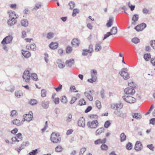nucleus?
<instances>
[{
	"label": "nucleus",
	"instance_id": "1",
	"mask_svg": "<svg viewBox=\"0 0 155 155\" xmlns=\"http://www.w3.org/2000/svg\"><path fill=\"white\" fill-rule=\"evenodd\" d=\"M98 125L99 122L96 120L89 121L87 122V125L88 128L91 129H96Z\"/></svg>",
	"mask_w": 155,
	"mask_h": 155
},
{
	"label": "nucleus",
	"instance_id": "2",
	"mask_svg": "<svg viewBox=\"0 0 155 155\" xmlns=\"http://www.w3.org/2000/svg\"><path fill=\"white\" fill-rule=\"evenodd\" d=\"M51 140L53 143H57L60 142L61 138L58 134L53 133L51 135Z\"/></svg>",
	"mask_w": 155,
	"mask_h": 155
},
{
	"label": "nucleus",
	"instance_id": "3",
	"mask_svg": "<svg viewBox=\"0 0 155 155\" xmlns=\"http://www.w3.org/2000/svg\"><path fill=\"white\" fill-rule=\"evenodd\" d=\"M119 74L124 80H127L130 78L129 74L128 72V70L127 68L122 69Z\"/></svg>",
	"mask_w": 155,
	"mask_h": 155
},
{
	"label": "nucleus",
	"instance_id": "4",
	"mask_svg": "<svg viewBox=\"0 0 155 155\" xmlns=\"http://www.w3.org/2000/svg\"><path fill=\"white\" fill-rule=\"evenodd\" d=\"M123 100L129 104H133L136 101V99L132 96L125 95L122 97Z\"/></svg>",
	"mask_w": 155,
	"mask_h": 155
},
{
	"label": "nucleus",
	"instance_id": "5",
	"mask_svg": "<svg viewBox=\"0 0 155 155\" xmlns=\"http://www.w3.org/2000/svg\"><path fill=\"white\" fill-rule=\"evenodd\" d=\"M23 117L24 118L22 120L21 123L25 121L29 122L33 118V113L31 111H30L29 112L28 114L24 115Z\"/></svg>",
	"mask_w": 155,
	"mask_h": 155
},
{
	"label": "nucleus",
	"instance_id": "6",
	"mask_svg": "<svg viewBox=\"0 0 155 155\" xmlns=\"http://www.w3.org/2000/svg\"><path fill=\"white\" fill-rule=\"evenodd\" d=\"M22 78L27 83H29L30 80V72L28 70H25L24 71L22 75Z\"/></svg>",
	"mask_w": 155,
	"mask_h": 155
},
{
	"label": "nucleus",
	"instance_id": "7",
	"mask_svg": "<svg viewBox=\"0 0 155 155\" xmlns=\"http://www.w3.org/2000/svg\"><path fill=\"white\" fill-rule=\"evenodd\" d=\"M13 39L12 35H9L5 38L1 42L2 45L9 44L12 43Z\"/></svg>",
	"mask_w": 155,
	"mask_h": 155
},
{
	"label": "nucleus",
	"instance_id": "8",
	"mask_svg": "<svg viewBox=\"0 0 155 155\" xmlns=\"http://www.w3.org/2000/svg\"><path fill=\"white\" fill-rule=\"evenodd\" d=\"M29 144V142L28 141L23 142L19 148H16L15 150L18 152V153H19L20 151L24 149L25 147L28 146Z\"/></svg>",
	"mask_w": 155,
	"mask_h": 155
},
{
	"label": "nucleus",
	"instance_id": "9",
	"mask_svg": "<svg viewBox=\"0 0 155 155\" xmlns=\"http://www.w3.org/2000/svg\"><path fill=\"white\" fill-rule=\"evenodd\" d=\"M22 137L21 134L20 133H18L16 135V136L13 137L12 138V142H18L21 141L22 140Z\"/></svg>",
	"mask_w": 155,
	"mask_h": 155
},
{
	"label": "nucleus",
	"instance_id": "10",
	"mask_svg": "<svg viewBox=\"0 0 155 155\" xmlns=\"http://www.w3.org/2000/svg\"><path fill=\"white\" fill-rule=\"evenodd\" d=\"M114 114L117 117L124 118L126 117V114L124 113L121 110L115 111L114 112Z\"/></svg>",
	"mask_w": 155,
	"mask_h": 155
},
{
	"label": "nucleus",
	"instance_id": "11",
	"mask_svg": "<svg viewBox=\"0 0 155 155\" xmlns=\"http://www.w3.org/2000/svg\"><path fill=\"white\" fill-rule=\"evenodd\" d=\"M125 93L127 94L133 95L135 93V90L133 88L130 87H128L125 88L124 90Z\"/></svg>",
	"mask_w": 155,
	"mask_h": 155
},
{
	"label": "nucleus",
	"instance_id": "12",
	"mask_svg": "<svg viewBox=\"0 0 155 155\" xmlns=\"http://www.w3.org/2000/svg\"><path fill=\"white\" fill-rule=\"evenodd\" d=\"M143 148L142 143L140 142L137 141L136 142L134 149L137 151H140Z\"/></svg>",
	"mask_w": 155,
	"mask_h": 155
},
{
	"label": "nucleus",
	"instance_id": "13",
	"mask_svg": "<svg viewBox=\"0 0 155 155\" xmlns=\"http://www.w3.org/2000/svg\"><path fill=\"white\" fill-rule=\"evenodd\" d=\"M78 124L79 126L84 127L85 126L84 119L83 117L80 118L78 121Z\"/></svg>",
	"mask_w": 155,
	"mask_h": 155
},
{
	"label": "nucleus",
	"instance_id": "14",
	"mask_svg": "<svg viewBox=\"0 0 155 155\" xmlns=\"http://www.w3.org/2000/svg\"><path fill=\"white\" fill-rule=\"evenodd\" d=\"M49 102L48 101H43L41 103L42 107L44 109H47L49 107Z\"/></svg>",
	"mask_w": 155,
	"mask_h": 155
},
{
	"label": "nucleus",
	"instance_id": "15",
	"mask_svg": "<svg viewBox=\"0 0 155 155\" xmlns=\"http://www.w3.org/2000/svg\"><path fill=\"white\" fill-rule=\"evenodd\" d=\"M56 63L58 65V67L61 69H62L65 67V64L60 59H58L56 61Z\"/></svg>",
	"mask_w": 155,
	"mask_h": 155
},
{
	"label": "nucleus",
	"instance_id": "16",
	"mask_svg": "<svg viewBox=\"0 0 155 155\" xmlns=\"http://www.w3.org/2000/svg\"><path fill=\"white\" fill-rule=\"evenodd\" d=\"M91 78H94V80H97V71L95 70H92L91 71Z\"/></svg>",
	"mask_w": 155,
	"mask_h": 155
},
{
	"label": "nucleus",
	"instance_id": "17",
	"mask_svg": "<svg viewBox=\"0 0 155 155\" xmlns=\"http://www.w3.org/2000/svg\"><path fill=\"white\" fill-rule=\"evenodd\" d=\"M139 19V15L137 14H135L133 15L132 20L133 22L131 24L132 25H135L136 23V22Z\"/></svg>",
	"mask_w": 155,
	"mask_h": 155
},
{
	"label": "nucleus",
	"instance_id": "18",
	"mask_svg": "<svg viewBox=\"0 0 155 155\" xmlns=\"http://www.w3.org/2000/svg\"><path fill=\"white\" fill-rule=\"evenodd\" d=\"M71 44L74 46L76 47H78L79 45L80 41L78 39L74 38L72 40L71 42Z\"/></svg>",
	"mask_w": 155,
	"mask_h": 155
},
{
	"label": "nucleus",
	"instance_id": "19",
	"mask_svg": "<svg viewBox=\"0 0 155 155\" xmlns=\"http://www.w3.org/2000/svg\"><path fill=\"white\" fill-rule=\"evenodd\" d=\"M74 60L73 59H71L70 60H67L65 64L67 66L69 67H71L72 65L74 64Z\"/></svg>",
	"mask_w": 155,
	"mask_h": 155
},
{
	"label": "nucleus",
	"instance_id": "20",
	"mask_svg": "<svg viewBox=\"0 0 155 155\" xmlns=\"http://www.w3.org/2000/svg\"><path fill=\"white\" fill-rule=\"evenodd\" d=\"M50 48L53 49H55L58 47V44L57 42H51L49 45Z\"/></svg>",
	"mask_w": 155,
	"mask_h": 155
},
{
	"label": "nucleus",
	"instance_id": "21",
	"mask_svg": "<svg viewBox=\"0 0 155 155\" xmlns=\"http://www.w3.org/2000/svg\"><path fill=\"white\" fill-rule=\"evenodd\" d=\"M9 17L11 18L16 19L18 17V16L16 15L15 12H9Z\"/></svg>",
	"mask_w": 155,
	"mask_h": 155
},
{
	"label": "nucleus",
	"instance_id": "22",
	"mask_svg": "<svg viewBox=\"0 0 155 155\" xmlns=\"http://www.w3.org/2000/svg\"><path fill=\"white\" fill-rule=\"evenodd\" d=\"M106 142V138H104L102 140L100 139H98L94 141V143L95 144H98L101 143H104Z\"/></svg>",
	"mask_w": 155,
	"mask_h": 155
},
{
	"label": "nucleus",
	"instance_id": "23",
	"mask_svg": "<svg viewBox=\"0 0 155 155\" xmlns=\"http://www.w3.org/2000/svg\"><path fill=\"white\" fill-rule=\"evenodd\" d=\"M16 22V19L11 18L9 19L8 21V25L11 26L14 25Z\"/></svg>",
	"mask_w": 155,
	"mask_h": 155
},
{
	"label": "nucleus",
	"instance_id": "24",
	"mask_svg": "<svg viewBox=\"0 0 155 155\" xmlns=\"http://www.w3.org/2000/svg\"><path fill=\"white\" fill-rule=\"evenodd\" d=\"M113 21V18L112 16H110L109 18V20L106 24L107 27H109L112 25Z\"/></svg>",
	"mask_w": 155,
	"mask_h": 155
},
{
	"label": "nucleus",
	"instance_id": "25",
	"mask_svg": "<svg viewBox=\"0 0 155 155\" xmlns=\"http://www.w3.org/2000/svg\"><path fill=\"white\" fill-rule=\"evenodd\" d=\"M26 48L29 50L31 49L33 51H35L36 50V46L35 44L27 45L26 46Z\"/></svg>",
	"mask_w": 155,
	"mask_h": 155
},
{
	"label": "nucleus",
	"instance_id": "26",
	"mask_svg": "<svg viewBox=\"0 0 155 155\" xmlns=\"http://www.w3.org/2000/svg\"><path fill=\"white\" fill-rule=\"evenodd\" d=\"M15 90V87L12 85L9 86L5 88V90L7 91L13 92Z\"/></svg>",
	"mask_w": 155,
	"mask_h": 155
},
{
	"label": "nucleus",
	"instance_id": "27",
	"mask_svg": "<svg viewBox=\"0 0 155 155\" xmlns=\"http://www.w3.org/2000/svg\"><path fill=\"white\" fill-rule=\"evenodd\" d=\"M102 48L101 44L99 43H96L95 46V50L96 52H98L100 51Z\"/></svg>",
	"mask_w": 155,
	"mask_h": 155
},
{
	"label": "nucleus",
	"instance_id": "28",
	"mask_svg": "<svg viewBox=\"0 0 155 155\" xmlns=\"http://www.w3.org/2000/svg\"><path fill=\"white\" fill-rule=\"evenodd\" d=\"M104 129L103 127H101L100 128L97 129L96 131V135L97 136L98 135L104 132Z\"/></svg>",
	"mask_w": 155,
	"mask_h": 155
},
{
	"label": "nucleus",
	"instance_id": "29",
	"mask_svg": "<svg viewBox=\"0 0 155 155\" xmlns=\"http://www.w3.org/2000/svg\"><path fill=\"white\" fill-rule=\"evenodd\" d=\"M12 123L14 124H15L18 126H20L21 124V123L20 120L17 119H15L12 121Z\"/></svg>",
	"mask_w": 155,
	"mask_h": 155
},
{
	"label": "nucleus",
	"instance_id": "30",
	"mask_svg": "<svg viewBox=\"0 0 155 155\" xmlns=\"http://www.w3.org/2000/svg\"><path fill=\"white\" fill-rule=\"evenodd\" d=\"M117 31V28L116 27H113L110 30V32L111 35H116Z\"/></svg>",
	"mask_w": 155,
	"mask_h": 155
},
{
	"label": "nucleus",
	"instance_id": "31",
	"mask_svg": "<svg viewBox=\"0 0 155 155\" xmlns=\"http://www.w3.org/2000/svg\"><path fill=\"white\" fill-rule=\"evenodd\" d=\"M22 53L24 57L26 58H29L31 55V53L29 51H23Z\"/></svg>",
	"mask_w": 155,
	"mask_h": 155
},
{
	"label": "nucleus",
	"instance_id": "32",
	"mask_svg": "<svg viewBox=\"0 0 155 155\" xmlns=\"http://www.w3.org/2000/svg\"><path fill=\"white\" fill-rule=\"evenodd\" d=\"M84 94L90 101H92L93 100V97L88 93L87 92H85L84 93Z\"/></svg>",
	"mask_w": 155,
	"mask_h": 155
},
{
	"label": "nucleus",
	"instance_id": "33",
	"mask_svg": "<svg viewBox=\"0 0 155 155\" xmlns=\"http://www.w3.org/2000/svg\"><path fill=\"white\" fill-rule=\"evenodd\" d=\"M21 25L22 26L27 27L28 25V21L26 19H23L21 21Z\"/></svg>",
	"mask_w": 155,
	"mask_h": 155
},
{
	"label": "nucleus",
	"instance_id": "34",
	"mask_svg": "<svg viewBox=\"0 0 155 155\" xmlns=\"http://www.w3.org/2000/svg\"><path fill=\"white\" fill-rule=\"evenodd\" d=\"M35 81H37L38 80V78L37 74L34 73H32L31 74L30 78Z\"/></svg>",
	"mask_w": 155,
	"mask_h": 155
},
{
	"label": "nucleus",
	"instance_id": "35",
	"mask_svg": "<svg viewBox=\"0 0 155 155\" xmlns=\"http://www.w3.org/2000/svg\"><path fill=\"white\" fill-rule=\"evenodd\" d=\"M15 95L17 97L20 98L23 96V94L21 91H17L15 92Z\"/></svg>",
	"mask_w": 155,
	"mask_h": 155
},
{
	"label": "nucleus",
	"instance_id": "36",
	"mask_svg": "<svg viewBox=\"0 0 155 155\" xmlns=\"http://www.w3.org/2000/svg\"><path fill=\"white\" fill-rule=\"evenodd\" d=\"M120 141L123 142L125 141L126 139V136L125 134L123 133L120 134Z\"/></svg>",
	"mask_w": 155,
	"mask_h": 155
},
{
	"label": "nucleus",
	"instance_id": "37",
	"mask_svg": "<svg viewBox=\"0 0 155 155\" xmlns=\"http://www.w3.org/2000/svg\"><path fill=\"white\" fill-rule=\"evenodd\" d=\"M143 58L146 61H148L151 58V55L150 54L148 53L145 54L144 55Z\"/></svg>",
	"mask_w": 155,
	"mask_h": 155
},
{
	"label": "nucleus",
	"instance_id": "38",
	"mask_svg": "<svg viewBox=\"0 0 155 155\" xmlns=\"http://www.w3.org/2000/svg\"><path fill=\"white\" fill-rule=\"evenodd\" d=\"M132 116L133 118L137 119H140L141 118L140 114L139 113H135Z\"/></svg>",
	"mask_w": 155,
	"mask_h": 155
},
{
	"label": "nucleus",
	"instance_id": "39",
	"mask_svg": "<svg viewBox=\"0 0 155 155\" xmlns=\"http://www.w3.org/2000/svg\"><path fill=\"white\" fill-rule=\"evenodd\" d=\"M117 108L118 109H121L122 108L123 106V104L120 101H119L117 103H116Z\"/></svg>",
	"mask_w": 155,
	"mask_h": 155
},
{
	"label": "nucleus",
	"instance_id": "40",
	"mask_svg": "<svg viewBox=\"0 0 155 155\" xmlns=\"http://www.w3.org/2000/svg\"><path fill=\"white\" fill-rule=\"evenodd\" d=\"M54 36V34L52 32L48 33L47 35V38L48 39H50L53 38Z\"/></svg>",
	"mask_w": 155,
	"mask_h": 155
},
{
	"label": "nucleus",
	"instance_id": "41",
	"mask_svg": "<svg viewBox=\"0 0 155 155\" xmlns=\"http://www.w3.org/2000/svg\"><path fill=\"white\" fill-rule=\"evenodd\" d=\"M63 148L61 146H58L55 149V151L57 152H61L62 151Z\"/></svg>",
	"mask_w": 155,
	"mask_h": 155
},
{
	"label": "nucleus",
	"instance_id": "42",
	"mask_svg": "<svg viewBox=\"0 0 155 155\" xmlns=\"http://www.w3.org/2000/svg\"><path fill=\"white\" fill-rule=\"evenodd\" d=\"M47 91L45 89H42L41 91V96L42 97H45L46 96Z\"/></svg>",
	"mask_w": 155,
	"mask_h": 155
},
{
	"label": "nucleus",
	"instance_id": "43",
	"mask_svg": "<svg viewBox=\"0 0 155 155\" xmlns=\"http://www.w3.org/2000/svg\"><path fill=\"white\" fill-rule=\"evenodd\" d=\"M37 102L36 100L32 99H31L29 102V103L32 105H36Z\"/></svg>",
	"mask_w": 155,
	"mask_h": 155
},
{
	"label": "nucleus",
	"instance_id": "44",
	"mask_svg": "<svg viewBox=\"0 0 155 155\" xmlns=\"http://www.w3.org/2000/svg\"><path fill=\"white\" fill-rule=\"evenodd\" d=\"M79 12V10L78 9L75 8L74 9L73 12V13L72 14V16L73 17H75L76 16V14H78Z\"/></svg>",
	"mask_w": 155,
	"mask_h": 155
},
{
	"label": "nucleus",
	"instance_id": "45",
	"mask_svg": "<svg viewBox=\"0 0 155 155\" xmlns=\"http://www.w3.org/2000/svg\"><path fill=\"white\" fill-rule=\"evenodd\" d=\"M131 41L135 44H137L140 42V40L138 38L136 37L132 38L131 40Z\"/></svg>",
	"mask_w": 155,
	"mask_h": 155
},
{
	"label": "nucleus",
	"instance_id": "46",
	"mask_svg": "<svg viewBox=\"0 0 155 155\" xmlns=\"http://www.w3.org/2000/svg\"><path fill=\"white\" fill-rule=\"evenodd\" d=\"M101 149L104 151H106L108 149L107 146L105 144H102L101 147Z\"/></svg>",
	"mask_w": 155,
	"mask_h": 155
},
{
	"label": "nucleus",
	"instance_id": "47",
	"mask_svg": "<svg viewBox=\"0 0 155 155\" xmlns=\"http://www.w3.org/2000/svg\"><path fill=\"white\" fill-rule=\"evenodd\" d=\"M110 107L111 109L114 110H117V106L116 103H113L110 104Z\"/></svg>",
	"mask_w": 155,
	"mask_h": 155
},
{
	"label": "nucleus",
	"instance_id": "48",
	"mask_svg": "<svg viewBox=\"0 0 155 155\" xmlns=\"http://www.w3.org/2000/svg\"><path fill=\"white\" fill-rule=\"evenodd\" d=\"M86 102L84 99H81L79 101L78 104L80 105H84L86 104Z\"/></svg>",
	"mask_w": 155,
	"mask_h": 155
},
{
	"label": "nucleus",
	"instance_id": "49",
	"mask_svg": "<svg viewBox=\"0 0 155 155\" xmlns=\"http://www.w3.org/2000/svg\"><path fill=\"white\" fill-rule=\"evenodd\" d=\"M95 104L96 106L98 108L100 109L101 108V102L98 100H97L95 101Z\"/></svg>",
	"mask_w": 155,
	"mask_h": 155
},
{
	"label": "nucleus",
	"instance_id": "50",
	"mask_svg": "<svg viewBox=\"0 0 155 155\" xmlns=\"http://www.w3.org/2000/svg\"><path fill=\"white\" fill-rule=\"evenodd\" d=\"M17 114V112L15 110H13L11 112L10 116L12 117H15Z\"/></svg>",
	"mask_w": 155,
	"mask_h": 155
},
{
	"label": "nucleus",
	"instance_id": "51",
	"mask_svg": "<svg viewBox=\"0 0 155 155\" xmlns=\"http://www.w3.org/2000/svg\"><path fill=\"white\" fill-rule=\"evenodd\" d=\"M86 149L85 147L82 148L80 150L79 153V155H83L84 152L86 151Z\"/></svg>",
	"mask_w": 155,
	"mask_h": 155
},
{
	"label": "nucleus",
	"instance_id": "52",
	"mask_svg": "<svg viewBox=\"0 0 155 155\" xmlns=\"http://www.w3.org/2000/svg\"><path fill=\"white\" fill-rule=\"evenodd\" d=\"M93 46L92 44H91L89 45V49H87V51H88V53H92L93 51Z\"/></svg>",
	"mask_w": 155,
	"mask_h": 155
},
{
	"label": "nucleus",
	"instance_id": "53",
	"mask_svg": "<svg viewBox=\"0 0 155 155\" xmlns=\"http://www.w3.org/2000/svg\"><path fill=\"white\" fill-rule=\"evenodd\" d=\"M38 153V150L36 149L30 152L28 155H35Z\"/></svg>",
	"mask_w": 155,
	"mask_h": 155
},
{
	"label": "nucleus",
	"instance_id": "54",
	"mask_svg": "<svg viewBox=\"0 0 155 155\" xmlns=\"http://www.w3.org/2000/svg\"><path fill=\"white\" fill-rule=\"evenodd\" d=\"M42 5L41 3L40 2H38L36 4L34 8V9L37 10Z\"/></svg>",
	"mask_w": 155,
	"mask_h": 155
},
{
	"label": "nucleus",
	"instance_id": "55",
	"mask_svg": "<svg viewBox=\"0 0 155 155\" xmlns=\"http://www.w3.org/2000/svg\"><path fill=\"white\" fill-rule=\"evenodd\" d=\"M68 5L70 7V9H73L75 6V4L74 3L72 2H70L69 3Z\"/></svg>",
	"mask_w": 155,
	"mask_h": 155
},
{
	"label": "nucleus",
	"instance_id": "56",
	"mask_svg": "<svg viewBox=\"0 0 155 155\" xmlns=\"http://www.w3.org/2000/svg\"><path fill=\"white\" fill-rule=\"evenodd\" d=\"M132 147V143L130 142L126 146V149L128 150H131Z\"/></svg>",
	"mask_w": 155,
	"mask_h": 155
},
{
	"label": "nucleus",
	"instance_id": "57",
	"mask_svg": "<svg viewBox=\"0 0 155 155\" xmlns=\"http://www.w3.org/2000/svg\"><path fill=\"white\" fill-rule=\"evenodd\" d=\"M61 102L64 104L66 103L67 102V99L65 96H63L62 97Z\"/></svg>",
	"mask_w": 155,
	"mask_h": 155
},
{
	"label": "nucleus",
	"instance_id": "58",
	"mask_svg": "<svg viewBox=\"0 0 155 155\" xmlns=\"http://www.w3.org/2000/svg\"><path fill=\"white\" fill-rule=\"evenodd\" d=\"M87 49H84L82 50V54L83 56H86L88 54V51Z\"/></svg>",
	"mask_w": 155,
	"mask_h": 155
},
{
	"label": "nucleus",
	"instance_id": "59",
	"mask_svg": "<svg viewBox=\"0 0 155 155\" xmlns=\"http://www.w3.org/2000/svg\"><path fill=\"white\" fill-rule=\"evenodd\" d=\"M100 94L101 96V97L102 98H105V91L103 89H102L101 91H100Z\"/></svg>",
	"mask_w": 155,
	"mask_h": 155
},
{
	"label": "nucleus",
	"instance_id": "60",
	"mask_svg": "<svg viewBox=\"0 0 155 155\" xmlns=\"http://www.w3.org/2000/svg\"><path fill=\"white\" fill-rule=\"evenodd\" d=\"M110 121L108 120H107L105 123L104 127L105 128H107L110 126Z\"/></svg>",
	"mask_w": 155,
	"mask_h": 155
},
{
	"label": "nucleus",
	"instance_id": "61",
	"mask_svg": "<svg viewBox=\"0 0 155 155\" xmlns=\"http://www.w3.org/2000/svg\"><path fill=\"white\" fill-rule=\"evenodd\" d=\"M134 29L137 30V31H140L143 30V28H141V27L139 25H137L134 28Z\"/></svg>",
	"mask_w": 155,
	"mask_h": 155
},
{
	"label": "nucleus",
	"instance_id": "62",
	"mask_svg": "<svg viewBox=\"0 0 155 155\" xmlns=\"http://www.w3.org/2000/svg\"><path fill=\"white\" fill-rule=\"evenodd\" d=\"M111 33L109 32H107L106 34L104 35V38L103 39V40H104L107 38L109 37L110 35H111Z\"/></svg>",
	"mask_w": 155,
	"mask_h": 155
},
{
	"label": "nucleus",
	"instance_id": "63",
	"mask_svg": "<svg viewBox=\"0 0 155 155\" xmlns=\"http://www.w3.org/2000/svg\"><path fill=\"white\" fill-rule=\"evenodd\" d=\"M57 92H59L61 91L62 88V85L60 84L58 87L56 88H54Z\"/></svg>",
	"mask_w": 155,
	"mask_h": 155
},
{
	"label": "nucleus",
	"instance_id": "64",
	"mask_svg": "<svg viewBox=\"0 0 155 155\" xmlns=\"http://www.w3.org/2000/svg\"><path fill=\"white\" fill-rule=\"evenodd\" d=\"M72 48L70 46L68 47L66 50V52L67 53H70L72 51Z\"/></svg>",
	"mask_w": 155,
	"mask_h": 155
}]
</instances>
